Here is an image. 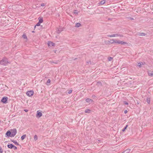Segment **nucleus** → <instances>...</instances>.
Here are the masks:
<instances>
[{"instance_id":"7ed1b4c3","label":"nucleus","mask_w":153,"mask_h":153,"mask_svg":"<svg viewBox=\"0 0 153 153\" xmlns=\"http://www.w3.org/2000/svg\"><path fill=\"white\" fill-rule=\"evenodd\" d=\"M10 132H11V137H14L17 133V130L16 129H11Z\"/></svg>"},{"instance_id":"4468645a","label":"nucleus","mask_w":153,"mask_h":153,"mask_svg":"<svg viewBox=\"0 0 153 153\" xmlns=\"http://www.w3.org/2000/svg\"><path fill=\"white\" fill-rule=\"evenodd\" d=\"M7 146L8 148L12 149L13 147V145L11 144H9L7 145Z\"/></svg>"},{"instance_id":"9d476101","label":"nucleus","mask_w":153,"mask_h":153,"mask_svg":"<svg viewBox=\"0 0 153 153\" xmlns=\"http://www.w3.org/2000/svg\"><path fill=\"white\" fill-rule=\"evenodd\" d=\"M148 74L149 76H153V71H149L148 72Z\"/></svg>"},{"instance_id":"a878e982","label":"nucleus","mask_w":153,"mask_h":153,"mask_svg":"<svg viewBox=\"0 0 153 153\" xmlns=\"http://www.w3.org/2000/svg\"><path fill=\"white\" fill-rule=\"evenodd\" d=\"M128 127V125H126L125 127H124V128H123V129H122V131H125V130Z\"/></svg>"},{"instance_id":"ea45409f","label":"nucleus","mask_w":153,"mask_h":153,"mask_svg":"<svg viewBox=\"0 0 153 153\" xmlns=\"http://www.w3.org/2000/svg\"><path fill=\"white\" fill-rule=\"evenodd\" d=\"M1 122V120H0V123Z\"/></svg>"},{"instance_id":"4c0bfd02","label":"nucleus","mask_w":153,"mask_h":153,"mask_svg":"<svg viewBox=\"0 0 153 153\" xmlns=\"http://www.w3.org/2000/svg\"><path fill=\"white\" fill-rule=\"evenodd\" d=\"M24 111H25L27 112L28 111V110H27V109H25L24 110Z\"/></svg>"},{"instance_id":"79ce46f5","label":"nucleus","mask_w":153,"mask_h":153,"mask_svg":"<svg viewBox=\"0 0 153 153\" xmlns=\"http://www.w3.org/2000/svg\"><path fill=\"white\" fill-rule=\"evenodd\" d=\"M54 63H55L54 62ZM55 63H56V62H55Z\"/></svg>"},{"instance_id":"393cba45","label":"nucleus","mask_w":153,"mask_h":153,"mask_svg":"<svg viewBox=\"0 0 153 153\" xmlns=\"http://www.w3.org/2000/svg\"><path fill=\"white\" fill-rule=\"evenodd\" d=\"M37 139H38L37 136L36 135H35L34 137V139L36 141V140H37Z\"/></svg>"},{"instance_id":"aec40b11","label":"nucleus","mask_w":153,"mask_h":153,"mask_svg":"<svg viewBox=\"0 0 153 153\" xmlns=\"http://www.w3.org/2000/svg\"><path fill=\"white\" fill-rule=\"evenodd\" d=\"M146 101L148 104H149L150 103V98L148 97H147L146 99Z\"/></svg>"},{"instance_id":"e433bc0d","label":"nucleus","mask_w":153,"mask_h":153,"mask_svg":"<svg viewBox=\"0 0 153 153\" xmlns=\"http://www.w3.org/2000/svg\"><path fill=\"white\" fill-rule=\"evenodd\" d=\"M127 112V110H125L124 111V113L125 114H126Z\"/></svg>"},{"instance_id":"c85d7f7f","label":"nucleus","mask_w":153,"mask_h":153,"mask_svg":"<svg viewBox=\"0 0 153 153\" xmlns=\"http://www.w3.org/2000/svg\"><path fill=\"white\" fill-rule=\"evenodd\" d=\"M124 104L126 105H128V103L126 101H123Z\"/></svg>"},{"instance_id":"72a5a7b5","label":"nucleus","mask_w":153,"mask_h":153,"mask_svg":"<svg viewBox=\"0 0 153 153\" xmlns=\"http://www.w3.org/2000/svg\"><path fill=\"white\" fill-rule=\"evenodd\" d=\"M51 82V80L50 79H49L47 81V83H50Z\"/></svg>"},{"instance_id":"f03ea898","label":"nucleus","mask_w":153,"mask_h":153,"mask_svg":"<svg viewBox=\"0 0 153 153\" xmlns=\"http://www.w3.org/2000/svg\"><path fill=\"white\" fill-rule=\"evenodd\" d=\"M107 36L108 37H117L119 36L120 37H123V36L122 34H113L111 35H107Z\"/></svg>"},{"instance_id":"c9c22d12","label":"nucleus","mask_w":153,"mask_h":153,"mask_svg":"<svg viewBox=\"0 0 153 153\" xmlns=\"http://www.w3.org/2000/svg\"><path fill=\"white\" fill-rule=\"evenodd\" d=\"M111 59H112V58H111V57H110L109 58V59H108V60H109V61H110V60H111Z\"/></svg>"},{"instance_id":"c756f323","label":"nucleus","mask_w":153,"mask_h":153,"mask_svg":"<svg viewBox=\"0 0 153 153\" xmlns=\"http://www.w3.org/2000/svg\"><path fill=\"white\" fill-rule=\"evenodd\" d=\"M72 90H69L68 91V94H70L71 93H72Z\"/></svg>"},{"instance_id":"a19ab883","label":"nucleus","mask_w":153,"mask_h":153,"mask_svg":"<svg viewBox=\"0 0 153 153\" xmlns=\"http://www.w3.org/2000/svg\"><path fill=\"white\" fill-rule=\"evenodd\" d=\"M131 19H133V18H131Z\"/></svg>"},{"instance_id":"39448f33","label":"nucleus","mask_w":153,"mask_h":153,"mask_svg":"<svg viewBox=\"0 0 153 153\" xmlns=\"http://www.w3.org/2000/svg\"><path fill=\"white\" fill-rule=\"evenodd\" d=\"M34 92L32 90L28 91L26 93L27 95L29 97L32 96Z\"/></svg>"},{"instance_id":"0eeeda50","label":"nucleus","mask_w":153,"mask_h":153,"mask_svg":"<svg viewBox=\"0 0 153 153\" xmlns=\"http://www.w3.org/2000/svg\"><path fill=\"white\" fill-rule=\"evenodd\" d=\"M88 103H89L90 104L93 102V101L90 98H87L85 100Z\"/></svg>"},{"instance_id":"1a4fd4ad","label":"nucleus","mask_w":153,"mask_h":153,"mask_svg":"<svg viewBox=\"0 0 153 153\" xmlns=\"http://www.w3.org/2000/svg\"><path fill=\"white\" fill-rule=\"evenodd\" d=\"M48 46H54L55 45V43L51 41H48Z\"/></svg>"},{"instance_id":"cd10ccee","label":"nucleus","mask_w":153,"mask_h":153,"mask_svg":"<svg viewBox=\"0 0 153 153\" xmlns=\"http://www.w3.org/2000/svg\"><path fill=\"white\" fill-rule=\"evenodd\" d=\"M22 37L24 39H25L27 38V36L26 35L24 34L22 36Z\"/></svg>"},{"instance_id":"9b49d317","label":"nucleus","mask_w":153,"mask_h":153,"mask_svg":"<svg viewBox=\"0 0 153 153\" xmlns=\"http://www.w3.org/2000/svg\"><path fill=\"white\" fill-rule=\"evenodd\" d=\"M63 30V29L62 28H59L58 29V30L56 31L57 33H59L61 32V31Z\"/></svg>"},{"instance_id":"b1692460","label":"nucleus","mask_w":153,"mask_h":153,"mask_svg":"<svg viewBox=\"0 0 153 153\" xmlns=\"http://www.w3.org/2000/svg\"><path fill=\"white\" fill-rule=\"evenodd\" d=\"M142 64H143L142 62H141V63L139 62L138 63L137 65L139 67H141V66Z\"/></svg>"},{"instance_id":"6e6552de","label":"nucleus","mask_w":153,"mask_h":153,"mask_svg":"<svg viewBox=\"0 0 153 153\" xmlns=\"http://www.w3.org/2000/svg\"><path fill=\"white\" fill-rule=\"evenodd\" d=\"M42 113L39 111H37L36 117H40L42 116Z\"/></svg>"},{"instance_id":"f257e3e1","label":"nucleus","mask_w":153,"mask_h":153,"mask_svg":"<svg viewBox=\"0 0 153 153\" xmlns=\"http://www.w3.org/2000/svg\"><path fill=\"white\" fill-rule=\"evenodd\" d=\"M10 63V62H8L7 59L5 57H4L0 61V65H2L6 66Z\"/></svg>"},{"instance_id":"f3484780","label":"nucleus","mask_w":153,"mask_h":153,"mask_svg":"<svg viewBox=\"0 0 153 153\" xmlns=\"http://www.w3.org/2000/svg\"><path fill=\"white\" fill-rule=\"evenodd\" d=\"M81 26V24L80 23H77L76 24L75 27H79Z\"/></svg>"},{"instance_id":"423d86ee","label":"nucleus","mask_w":153,"mask_h":153,"mask_svg":"<svg viewBox=\"0 0 153 153\" xmlns=\"http://www.w3.org/2000/svg\"><path fill=\"white\" fill-rule=\"evenodd\" d=\"M8 98L7 97H4L1 100V101L3 103H6L7 101Z\"/></svg>"},{"instance_id":"bb28decb","label":"nucleus","mask_w":153,"mask_h":153,"mask_svg":"<svg viewBox=\"0 0 153 153\" xmlns=\"http://www.w3.org/2000/svg\"><path fill=\"white\" fill-rule=\"evenodd\" d=\"M40 23H40L39 22H38L37 23V24H36V25L35 26V27L36 26H40Z\"/></svg>"},{"instance_id":"473e14b6","label":"nucleus","mask_w":153,"mask_h":153,"mask_svg":"<svg viewBox=\"0 0 153 153\" xmlns=\"http://www.w3.org/2000/svg\"><path fill=\"white\" fill-rule=\"evenodd\" d=\"M3 152L2 149L0 147V153H2Z\"/></svg>"},{"instance_id":"a211bd4d","label":"nucleus","mask_w":153,"mask_h":153,"mask_svg":"<svg viewBox=\"0 0 153 153\" xmlns=\"http://www.w3.org/2000/svg\"><path fill=\"white\" fill-rule=\"evenodd\" d=\"M116 41V40H114L113 39H111L110 40V42H110L111 44H113L114 43H115V42Z\"/></svg>"},{"instance_id":"2f4dec72","label":"nucleus","mask_w":153,"mask_h":153,"mask_svg":"<svg viewBox=\"0 0 153 153\" xmlns=\"http://www.w3.org/2000/svg\"><path fill=\"white\" fill-rule=\"evenodd\" d=\"M74 14H78V12H77V11L76 10H74Z\"/></svg>"},{"instance_id":"58836bf2","label":"nucleus","mask_w":153,"mask_h":153,"mask_svg":"<svg viewBox=\"0 0 153 153\" xmlns=\"http://www.w3.org/2000/svg\"><path fill=\"white\" fill-rule=\"evenodd\" d=\"M92 97H95V95H92Z\"/></svg>"},{"instance_id":"dca6fc26","label":"nucleus","mask_w":153,"mask_h":153,"mask_svg":"<svg viewBox=\"0 0 153 153\" xmlns=\"http://www.w3.org/2000/svg\"><path fill=\"white\" fill-rule=\"evenodd\" d=\"M130 151V149H127L123 152V153H129Z\"/></svg>"},{"instance_id":"4be33fe9","label":"nucleus","mask_w":153,"mask_h":153,"mask_svg":"<svg viewBox=\"0 0 153 153\" xmlns=\"http://www.w3.org/2000/svg\"><path fill=\"white\" fill-rule=\"evenodd\" d=\"M105 3V0L101 1L100 2V4H104Z\"/></svg>"},{"instance_id":"f704fd0d","label":"nucleus","mask_w":153,"mask_h":153,"mask_svg":"<svg viewBox=\"0 0 153 153\" xmlns=\"http://www.w3.org/2000/svg\"><path fill=\"white\" fill-rule=\"evenodd\" d=\"M13 148L14 150H16L17 149V148L14 145H13Z\"/></svg>"},{"instance_id":"f8f14e48","label":"nucleus","mask_w":153,"mask_h":153,"mask_svg":"<svg viewBox=\"0 0 153 153\" xmlns=\"http://www.w3.org/2000/svg\"><path fill=\"white\" fill-rule=\"evenodd\" d=\"M137 35L140 36H145L146 34L144 33H137Z\"/></svg>"},{"instance_id":"ddd939ff","label":"nucleus","mask_w":153,"mask_h":153,"mask_svg":"<svg viewBox=\"0 0 153 153\" xmlns=\"http://www.w3.org/2000/svg\"><path fill=\"white\" fill-rule=\"evenodd\" d=\"M11 132L10 131H8L6 133V135H7L8 137L10 136V135H11Z\"/></svg>"},{"instance_id":"7c9ffc66","label":"nucleus","mask_w":153,"mask_h":153,"mask_svg":"<svg viewBox=\"0 0 153 153\" xmlns=\"http://www.w3.org/2000/svg\"><path fill=\"white\" fill-rule=\"evenodd\" d=\"M45 5H46L45 4L42 3V4H41V6L42 7H43V6H45Z\"/></svg>"},{"instance_id":"20e7f679","label":"nucleus","mask_w":153,"mask_h":153,"mask_svg":"<svg viewBox=\"0 0 153 153\" xmlns=\"http://www.w3.org/2000/svg\"><path fill=\"white\" fill-rule=\"evenodd\" d=\"M115 43H117L120 44L121 45H126L127 44V43L125 42H123L122 41L116 40L115 42Z\"/></svg>"},{"instance_id":"412c9836","label":"nucleus","mask_w":153,"mask_h":153,"mask_svg":"<svg viewBox=\"0 0 153 153\" xmlns=\"http://www.w3.org/2000/svg\"><path fill=\"white\" fill-rule=\"evenodd\" d=\"M26 135L25 134L23 135L21 137V139L22 140H23L25 137Z\"/></svg>"},{"instance_id":"5701e85b","label":"nucleus","mask_w":153,"mask_h":153,"mask_svg":"<svg viewBox=\"0 0 153 153\" xmlns=\"http://www.w3.org/2000/svg\"><path fill=\"white\" fill-rule=\"evenodd\" d=\"M90 110L89 109H86L85 111V112L86 113H90Z\"/></svg>"},{"instance_id":"2eb2a0df","label":"nucleus","mask_w":153,"mask_h":153,"mask_svg":"<svg viewBox=\"0 0 153 153\" xmlns=\"http://www.w3.org/2000/svg\"><path fill=\"white\" fill-rule=\"evenodd\" d=\"M38 19L39 20V22L41 23L43 22V18L42 17H39Z\"/></svg>"},{"instance_id":"6ab92c4d","label":"nucleus","mask_w":153,"mask_h":153,"mask_svg":"<svg viewBox=\"0 0 153 153\" xmlns=\"http://www.w3.org/2000/svg\"><path fill=\"white\" fill-rule=\"evenodd\" d=\"M15 145L18 146L19 145V143L16 141L13 140L12 141Z\"/></svg>"}]
</instances>
